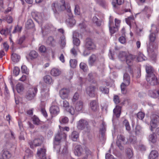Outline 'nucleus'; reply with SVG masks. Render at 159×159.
<instances>
[{"label":"nucleus","instance_id":"e433bc0d","mask_svg":"<svg viewBox=\"0 0 159 159\" xmlns=\"http://www.w3.org/2000/svg\"><path fill=\"white\" fill-rule=\"evenodd\" d=\"M127 56L125 52H120L119 54V57L121 61H123L126 59Z\"/></svg>","mask_w":159,"mask_h":159},{"label":"nucleus","instance_id":"58836bf2","mask_svg":"<svg viewBox=\"0 0 159 159\" xmlns=\"http://www.w3.org/2000/svg\"><path fill=\"white\" fill-rule=\"evenodd\" d=\"M38 56V53L34 50H32L30 52L29 54V56L32 59L37 58Z\"/></svg>","mask_w":159,"mask_h":159},{"label":"nucleus","instance_id":"052dcab7","mask_svg":"<svg viewBox=\"0 0 159 159\" xmlns=\"http://www.w3.org/2000/svg\"><path fill=\"white\" fill-rule=\"evenodd\" d=\"M25 39V37L23 36L20 37L17 41V43L18 44L20 45L23 43Z\"/></svg>","mask_w":159,"mask_h":159},{"label":"nucleus","instance_id":"9d476101","mask_svg":"<svg viewBox=\"0 0 159 159\" xmlns=\"http://www.w3.org/2000/svg\"><path fill=\"white\" fill-rule=\"evenodd\" d=\"M136 56L129 54L127 55L125 59L126 63L129 66L128 69H130V73L131 74L132 73V71L130 68V66L132 64L134 59L136 58Z\"/></svg>","mask_w":159,"mask_h":159},{"label":"nucleus","instance_id":"ea45409f","mask_svg":"<svg viewBox=\"0 0 159 159\" xmlns=\"http://www.w3.org/2000/svg\"><path fill=\"white\" fill-rule=\"evenodd\" d=\"M47 44L51 46H53L54 45V41L52 37H49L47 41Z\"/></svg>","mask_w":159,"mask_h":159},{"label":"nucleus","instance_id":"de8ad7c7","mask_svg":"<svg viewBox=\"0 0 159 159\" xmlns=\"http://www.w3.org/2000/svg\"><path fill=\"white\" fill-rule=\"evenodd\" d=\"M77 61L75 59H71L70 61V66L71 67L75 68L77 64Z\"/></svg>","mask_w":159,"mask_h":159},{"label":"nucleus","instance_id":"412c9836","mask_svg":"<svg viewBox=\"0 0 159 159\" xmlns=\"http://www.w3.org/2000/svg\"><path fill=\"white\" fill-rule=\"evenodd\" d=\"M106 125L105 123L103 122L101 127L100 129V132L101 135V138L103 140L105 139V133L106 131Z\"/></svg>","mask_w":159,"mask_h":159},{"label":"nucleus","instance_id":"338daca9","mask_svg":"<svg viewBox=\"0 0 159 159\" xmlns=\"http://www.w3.org/2000/svg\"><path fill=\"white\" fill-rule=\"evenodd\" d=\"M119 41L121 43H125L126 42V39L124 36L120 37L119 39Z\"/></svg>","mask_w":159,"mask_h":159},{"label":"nucleus","instance_id":"2eb2a0df","mask_svg":"<svg viewBox=\"0 0 159 159\" xmlns=\"http://www.w3.org/2000/svg\"><path fill=\"white\" fill-rule=\"evenodd\" d=\"M117 139V140L116 142V145L120 150H122L124 148L121 145L120 142L121 141L125 142V138L123 135L120 134L118 135Z\"/></svg>","mask_w":159,"mask_h":159},{"label":"nucleus","instance_id":"2f4dec72","mask_svg":"<svg viewBox=\"0 0 159 159\" xmlns=\"http://www.w3.org/2000/svg\"><path fill=\"white\" fill-rule=\"evenodd\" d=\"M134 132L135 134L136 135H141L142 133V128L139 125H137L135 127Z\"/></svg>","mask_w":159,"mask_h":159},{"label":"nucleus","instance_id":"39448f33","mask_svg":"<svg viewBox=\"0 0 159 159\" xmlns=\"http://www.w3.org/2000/svg\"><path fill=\"white\" fill-rule=\"evenodd\" d=\"M97 57L95 54H92L89 58L88 60L89 65L92 66L95 64L98 68H100L102 66L103 64H101L100 65H98L99 62L97 61Z\"/></svg>","mask_w":159,"mask_h":159},{"label":"nucleus","instance_id":"603ef678","mask_svg":"<svg viewBox=\"0 0 159 159\" xmlns=\"http://www.w3.org/2000/svg\"><path fill=\"white\" fill-rule=\"evenodd\" d=\"M61 45L63 47H64L66 44V40L65 37L64 36H62L61 37Z\"/></svg>","mask_w":159,"mask_h":159},{"label":"nucleus","instance_id":"a878e982","mask_svg":"<svg viewBox=\"0 0 159 159\" xmlns=\"http://www.w3.org/2000/svg\"><path fill=\"white\" fill-rule=\"evenodd\" d=\"M61 73V71L58 69L54 68L51 70V75L54 76H59Z\"/></svg>","mask_w":159,"mask_h":159},{"label":"nucleus","instance_id":"7c9ffc66","mask_svg":"<svg viewBox=\"0 0 159 159\" xmlns=\"http://www.w3.org/2000/svg\"><path fill=\"white\" fill-rule=\"evenodd\" d=\"M79 137V133L76 131H73L71 135V138L74 141H76Z\"/></svg>","mask_w":159,"mask_h":159},{"label":"nucleus","instance_id":"c756f323","mask_svg":"<svg viewBox=\"0 0 159 159\" xmlns=\"http://www.w3.org/2000/svg\"><path fill=\"white\" fill-rule=\"evenodd\" d=\"M2 156L3 159H7L11 157V154L8 151L4 150L2 151Z\"/></svg>","mask_w":159,"mask_h":159},{"label":"nucleus","instance_id":"c9c22d12","mask_svg":"<svg viewBox=\"0 0 159 159\" xmlns=\"http://www.w3.org/2000/svg\"><path fill=\"white\" fill-rule=\"evenodd\" d=\"M34 26V24L31 19H29L27 21L26 24V27L27 29H30L33 28Z\"/></svg>","mask_w":159,"mask_h":159},{"label":"nucleus","instance_id":"cd10ccee","mask_svg":"<svg viewBox=\"0 0 159 159\" xmlns=\"http://www.w3.org/2000/svg\"><path fill=\"white\" fill-rule=\"evenodd\" d=\"M158 156V153L156 151H152L150 153L148 158L150 159H154Z\"/></svg>","mask_w":159,"mask_h":159},{"label":"nucleus","instance_id":"69168bd1","mask_svg":"<svg viewBox=\"0 0 159 159\" xmlns=\"http://www.w3.org/2000/svg\"><path fill=\"white\" fill-rule=\"evenodd\" d=\"M20 72L19 68L17 67H16L14 68L13 70V73L16 76H17L19 75Z\"/></svg>","mask_w":159,"mask_h":159},{"label":"nucleus","instance_id":"37998d69","mask_svg":"<svg viewBox=\"0 0 159 159\" xmlns=\"http://www.w3.org/2000/svg\"><path fill=\"white\" fill-rule=\"evenodd\" d=\"M80 68L84 72H86L88 70V67L87 64L84 62H81L80 65Z\"/></svg>","mask_w":159,"mask_h":159},{"label":"nucleus","instance_id":"0eeeda50","mask_svg":"<svg viewBox=\"0 0 159 159\" xmlns=\"http://www.w3.org/2000/svg\"><path fill=\"white\" fill-rule=\"evenodd\" d=\"M43 142V138L42 137L40 138L35 139L32 141L29 142L31 148H33L34 147L40 146Z\"/></svg>","mask_w":159,"mask_h":159},{"label":"nucleus","instance_id":"680f3d73","mask_svg":"<svg viewBox=\"0 0 159 159\" xmlns=\"http://www.w3.org/2000/svg\"><path fill=\"white\" fill-rule=\"evenodd\" d=\"M68 111L72 115H75L76 113V112L74 108L72 107H70L68 110Z\"/></svg>","mask_w":159,"mask_h":159},{"label":"nucleus","instance_id":"5fc2aeb1","mask_svg":"<svg viewBox=\"0 0 159 159\" xmlns=\"http://www.w3.org/2000/svg\"><path fill=\"white\" fill-rule=\"evenodd\" d=\"M33 121L34 124L38 125L39 124L40 120L38 117L34 116L33 117Z\"/></svg>","mask_w":159,"mask_h":159},{"label":"nucleus","instance_id":"4468645a","mask_svg":"<svg viewBox=\"0 0 159 159\" xmlns=\"http://www.w3.org/2000/svg\"><path fill=\"white\" fill-rule=\"evenodd\" d=\"M46 150L44 148H38L37 155L40 159H47L46 157Z\"/></svg>","mask_w":159,"mask_h":159},{"label":"nucleus","instance_id":"f3484780","mask_svg":"<svg viewBox=\"0 0 159 159\" xmlns=\"http://www.w3.org/2000/svg\"><path fill=\"white\" fill-rule=\"evenodd\" d=\"M66 137V134L63 131H59L56 134L55 139L57 142H59L61 139H65Z\"/></svg>","mask_w":159,"mask_h":159},{"label":"nucleus","instance_id":"774afa93","mask_svg":"<svg viewBox=\"0 0 159 159\" xmlns=\"http://www.w3.org/2000/svg\"><path fill=\"white\" fill-rule=\"evenodd\" d=\"M62 106L64 107H69V104L67 101L64 100L62 102Z\"/></svg>","mask_w":159,"mask_h":159},{"label":"nucleus","instance_id":"1a4fd4ad","mask_svg":"<svg viewBox=\"0 0 159 159\" xmlns=\"http://www.w3.org/2000/svg\"><path fill=\"white\" fill-rule=\"evenodd\" d=\"M85 46L88 50H92L95 48L94 43L92 40L89 38H87L85 39Z\"/></svg>","mask_w":159,"mask_h":159},{"label":"nucleus","instance_id":"3c124183","mask_svg":"<svg viewBox=\"0 0 159 159\" xmlns=\"http://www.w3.org/2000/svg\"><path fill=\"white\" fill-rule=\"evenodd\" d=\"M126 154L127 157L129 158H131L133 155L132 151L131 149L129 148H128L126 149Z\"/></svg>","mask_w":159,"mask_h":159},{"label":"nucleus","instance_id":"7ed1b4c3","mask_svg":"<svg viewBox=\"0 0 159 159\" xmlns=\"http://www.w3.org/2000/svg\"><path fill=\"white\" fill-rule=\"evenodd\" d=\"M77 127L78 129L84 130V131L87 133L90 132L91 128L89 122L86 120L81 119L77 122Z\"/></svg>","mask_w":159,"mask_h":159},{"label":"nucleus","instance_id":"aec40b11","mask_svg":"<svg viewBox=\"0 0 159 159\" xmlns=\"http://www.w3.org/2000/svg\"><path fill=\"white\" fill-rule=\"evenodd\" d=\"M146 71L147 73V75L146 76V77H150L151 76H153L154 75V70L152 67L150 66H146Z\"/></svg>","mask_w":159,"mask_h":159},{"label":"nucleus","instance_id":"6e6552de","mask_svg":"<svg viewBox=\"0 0 159 159\" xmlns=\"http://www.w3.org/2000/svg\"><path fill=\"white\" fill-rule=\"evenodd\" d=\"M146 79L151 85H155L159 84V79H157L155 75L150 77H146Z\"/></svg>","mask_w":159,"mask_h":159},{"label":"nucleus","instance_id":"c85d7f7f","mask_svg":"<svg viewBox=\"0 0 159 159\" xmlns=\"http://www.w3.org/2000/svg\"><path fill=\"white\" fill-rule=\"evenodd\" d=\"M68 152V147L66 144H65L59 149V153L61 154H65L67 153Z\"/></svg>","mask_w":159,"mask_h":159},{"label":"nucleus","instance_id":"f704fd0d","mask_svg":"<svg viewBox=\"0 0 159 159\" xmlns=\"http://www.w3.org/2000/svg\"><path fill=\"white\" fill-rule=\"evenodd\" d=\"M16 89L17 92L19 93H20L23 91L24 89L23 85L20 83H18L16 86Z\"/></svg>","mask_w":159,"mask_h":159},{"label":"nucleus","instance_id":"473e14b6","mask_svg":"<svg viewBox=\"0 0 159 159\" xmlns=\"http://www.w3.org/2000/svg\"><path fill=\"white\" fill-rule=\"evenodd\" d=\"M49 94L48 93H45L43 91L41 92V100L42 101H44L47 100L48 98Z\"/></svg>","mask_w":159,"mask_h":159},{"label":"nucleus","instance_id":"6e6d98bb","mask_svg":"<svg viewBox=\"0 0 159 159\" xmlns=\"http://www.w3.org/2000/svg\"><path fill=\"white\" fill-rule=\"evenodd\" d=\"M137 116L139 119L142 120L144 118L145 114L142 112H139L137 114Z\"/></svg>","mask_w":159,"mask_h":159},{"label":"nucleus","instance_id":"864d4df0","mask_svg":"<svg viewBox=\"0 0 159 159\" xmlns=\"http://www.w3.org/2000/svg\"><path fill=\"white\" fill-rule=\"evenodd\" d=\"M75 13L77 15H79L80 14V7L79 5H75Z\"/></svg>","mask_w":159,"mask_h":159},{"label":"nucleus","instance_id":"393cba45","mask_svg":"<svg viewBox=\"0 0 159 159\" xmlns=\"http://www.w3.org/2000/svg\"><path fill=\"white\" fill-rule=\"evenodd\" d=\"M43 81L45 83L48 84H51L53 83L51 77L49 75H47L43 77Z\"/></svg>","mask_w":159,"mask_h":159},{"label":"nucleus","instance_id":"a18cd8bd","mask_svg":"<svg viewBox=\"0 0 159 159\" xmlns=\"http://www.w3.org/2000/svg\"><path fill=\"white\" fill-rule=\"evenodd\" d=\"M129 141L131 143L135 144L136 143L137 138L134 135H130L129 139Z\"/></svg>","mask_w":159,"mask_h":159},{"label":"nucleus","instance_id":"e2e57ef3","mask_svg":"<svg viewBox=\"0 0 159 159\" xmlns=\"http://www.w3.org/2000/svg\"><path fill=\"white\" fill-rule=\"evenodd\" d=\"M113 100L114 102L116 104H118L120 102L119 98L117 95H115L114 96Z\"/></svg>","mask_w":159,"mask_h":159},{"label":"nucleus","instance_id":"a211bd4d","mask_svg":"<svg viewBox=\"0 0 159 159\" xmlns=\"http://www.w3.org/2000/svg\"><path fill=\"white\" fill-rule=\"evenodd\" d=\"M50 111L52 115H56L59 112V107L57 106H52L50 108Z\"/></svg>","mask_w":159,"mask_h":159},{"label":"nucleus","instance_id":"49530a36","mask_svg":"<svg viewBox=\"0 0 159 159\" xmlns=\"http://www.w3.org/2000/svg\"><path fill=\"white\" fill-rule=\"evenodd\" d=\"M145 57L141 52H139V55L137 57V60L139 61H141L145 60Z\"/></svg>","mask_w":159,"mask_h":159},{"label":"nucleus","instance_id":"13d9d810","mask_svg":"<svg viewBox=\"0 0 159 159\" xmlns=\"http://www.w3.org/2000/svg\"><path fill=\"white\" fill-rule=\"evenodd\" d=\"M39 50L40 52L44 53L46 51V49L45 46L42 45L39 47Z\"/></svg>","mask_w":159,"mask_h":159},{"label":"nucleus","instance_id":"0e129e2a","mask_svg":"<svg viewBox=\"0 0 159 159\" xmlns=\"http://www.w3.org/2000/svg\"><path fill=\"white\" fill-rule=\"evenodd\" d=\"M21 71L23 73L27 74L28 72L26 66L25 65H23L21 67Z\"/></svg>","mask_w":159,"mask_h":159},{"label":"nucleus","instance_id":"c03bdc74","mask_svg":"<svg viewBox=\"0 0 159 159\" xmlns=\"http://www.w3.org/2000/svg\"><path fill=\"white\" fill-rule=\"evenodd\" d=\"M59 121L61 124H66L68 123L69 119L67 117L63 116L60 119Z\"/></svg>","mask_w":159,"mask_h":159},{"label":"nucleus","instance_id":"f8f14e48","mask_svg":"<svg viewBox=\"0 0 159 159\" xmlns=\"http://www.w3.org/2000/svg\"><path fill=\"white\" fill-rule=\"evenodd\" d=\"M112 19H113L111 16H110L109 18V26L110 33L111 34H114L118 30V28L117 27L114 26H113V22Z\"/></svg>","mask_w":159,"mask_h":159},{"label":"nucleus","instance_id":"a19ab883","mask_svg":"<svg viewBox=\"0 0 159 159\" xmlns=\"http://www.w3.org/2000/svg\"><path fill=\"white\" fill-rule=\"evenodd\" d=\"M0 33L1 34L7 36V35H10V36L11 35V34L7 30V28L5 29H2L0 31Z\"/></svg>","mask_w":159,"mask_h":159},{"label":"nucleus","instance_id":"ddd939ff","mask_svg":"<svg viewBox=\"0 0 159 159\" xmlns=\"http://www.w3.org/2000/svg\"><path fill=\"white\" fill-rule=\"evenodd\" d=\"M70 91L69 89L63 88L60 91V95L62 99H65L68 98Z\"/></svg>","mask_w":159,"mask_h":159},{"label":"nucleus","instance_id":"79ce46f5","mask_svg":"<svg viewBox=\"0 0 159 159\" xmlns=\"http://www.w3.org/2000/svg\"><path fill=\"white\" fill-rule=\"evenodd\" d=\"M128 85H126L124 83H122L120 85L121 91L122 94H125L127 93L126 87Z\"/></svg>","mask_w":159,"mask_h":159},{"label":"nucleus","instance_id":"4d7b16f0","mask_svg":"<svg viewBox=\"0 0 159 159\" xmlns=\"http://www.w3.org/2000/svg\"><path fill=\"white\" fill-rule=\"evenodd\" d=\"M73 43L76 46H79L80 44V41L78 38H76L73 39Z\"/></svg>","mask_w":159,"mask_h":159},{"label":"nucleus","instance_id":"4c0bfd02","mask_svg":"<svg viewBox=\"0 0 159 159\" xmlns=\"http://www.w3.org/2000/svg\"><path fill=\"white\" fill-rule=\"evenodd\" d=\"M11 59L13 61L17 62L20 59V57L15 53H13L12 54Z\"/></svg>","mask_w":159,"mask_h":159},{"label":"nucleus","instance_id":"f03ea898","mask_svg":"<svg viewBox=\"0 0 159 159\" xmlns=\"http://www.w3.org/2000/svg\"><path fill=\"white\" fill-rule=\"evenodd\" d=\"M151 29L150 30V34L149 36V39L150 43L149 44V47L148 48L147 51L148 52H152V49L151 48L150 45L152 43H153L155 41L156 37L155 33L158 32V30L156 25L152 24L151 25Z\"/></svg>","mask_w":159,"mask_h":159},{"label":"nucleus","instance_id":"5701e85b","mask_svg":"<svg viewBox=\"0 0 159 159\" xmlns=\"http://www.w3.org/2000/svg\"><path fill=\"white\" fill-rule=\"evenodd\" d=\"M83 107V103L81 101H78L75 104V108L76 111H81Z\"/></svg>","mask_w":159,"mask_h":159},{"label":"nucleus","instance_id":"20e7f679","mask_svg":"<svg viewBox=\"0 0 159 159\" xmlns=\"http://www.w3.org/2000/svg\"><path fill=\"white\" fill-rule=\"evenodd\" d=\"M151 119L150 129L151 131H153V129L155 128L159 123V111H156L151 116Z\"/></svg>","mask_w":159,"mask_h":159},{"label":"nucleus","instance_id":"9b49d317","mask_svg":"<svg viewBox=\"0 0 159 159\" xmlns=\"http://www.w3.org/2000/svg\"><path fill=\"white\" fill-rule=\"evenodd\" d=\"M95 89V87L94 86H89L86 89V93L89 97H94L96 95Z\"/></svg>","mask_w":159,"mask_h":159},{"label":"nucleus","instance_id":"f257e3e1","mask_svg":"<svg viewBox=\"0 0 159 159\" xmlns=\"http://www.w3.org/2000/svg\"><path fill=\"white\" fill-rule=\"evenodd\" d=\"M52 7L55 14L58 13L59 11L66 9L67 13V14L69 17L68 19L66 20V21L70 24L72 22L73 25L75 24V21L72 17V15L70 7H69V6H68L66 8L64 0H61L59 3H53L52 5Z\"/></svg>","mask_w":159,"mask_h":159},{"label":"nucleus","instance_id":"423d86ee","mask_svg":"<svg viewBox=\"0 0 159 159\" xmlns=\"http://www.w3.org/2000/svg\"><path fill=\"white\" fill-rule=\"evenodd\" d=\"M37 91V89L36 87L30 89L27 93L26 98L29 100H32L36 95Z\"/></svg>","mask_w":159,"mask_h":159},{"label":"nucleus","instance_id":"6ab92c4d","mask_svg":"<svg viewBox=\"0 0 159 159\" xmlns=\"http://www.w3.org/2000/svg\"><path fill=\"white\" fill-rule=\"evenodd\" d=\"M82 148L81 145H77L75 147L74 153L75 155L80 156L82 155Z\"/></svg>","mask_w":159,"mask_h":159},{"label":"nucleus","instance_id":"b1692460","mask_svg":"<svg viewBox=\"0 0 159 159\" xmlns=\"http://www.w3.org/2000/svg\"><path fill=\"white\" fill-rule=\"evenodd\" d=\"M121 107L119 106H116L113 111V113L117 117H119L121 113Z\"/></svg>","mask_w":159,"mask_h":159},{"label":"nucleus","instance_id":"dca6fc26","mask_svg":"<svg viewBox=\"0 0 159 159\" xmlns=\"http://www.w3.org/2000/svg\"><path fill=\"white\" fill-rule=\"evenodd\" d=\"M89 107L93 111H97L99 108L98 104L97 101L96 100L91 101L89 104Z\"/></svg>","mask_w":159,"mask_h":159},{"label":"nucleus","instance_id":"bb28decb","mask_svg":"<svg viewBox=\"0 0 159 159\" xmlns=\"http://www.w3.org/2000/svg\"><path fill=\"white\" fill-rule=\"evenodd\" d=\"M85 155L83 157V159H87L88 158H91L92 157V152L89 149L86 148L85 149Z\"/></svg>","mask_w":159,"mask_h":159},{"label":"nucleus","instance_id":"09e8293b","mask_svg":"<svg viewBox=\"0 0 159 159\" xmlns=\"http://www.w3.org/2000/svg\"><path fill=\"white\" fill-rule=\"evenodd\" d=\"M123 124L125 125L126 129L127 130L129 131L130 129V127L129 122L127 120H124Z\"/></svg>","mask_w":159,"mask_h":159},{"label":"nucleus","instance_id":"8fccbe9b","mask_svg":"<svg viewBox=\"0 0 159 159\" xmlns=\"http://www.w3.org/2000/svg\"><path fill=\"white\" fill-rule=\"evenodd\" d=\"M99 90L104 94H107L109 93V89L106 87H100L99 88Z\"/></svg>","mask_w":159,"mask_h":159},{"label":"nucleus","instance_id":"4be33fe9","mask_svg":"<svg viewBox=\"0 0 159 159\" xmlns=\"http://www.w3.org/2000/svg\"><path fill=\"white\" fill-rule=\"evenodd\" d=\"M130 83V77L129 75L127 73L124 75L123 82L122 83H124L126 85H129Z\"/></svg>","mask_w":159,"mask_h":159},{"label":"nucleus","instance_id":"72a5a7b5","mask_svg":"<svg viewBox=\"0 0 159 159\" xmlns=\"http://www.w3.org/2000/svg\"><path fill=\"white\" fill-rule=\"evenodd\" d=\"M148 140L153 143H155L157 141L156 135L154 133L151 134L149 136Z\"/></svg>","mask_w":159,"mask_h":159},{"label":"nucleus","instance_id":"bf43d9fd","mask_svg":"<svg viewBox=\"0 0 159 159\" xmlns=\"http://www.w3.org/2000/svg\"><path fill=\"white\" fill-rule=\"evenodd\" d=\"M79 97V94L78 93L76 92L73 97V98L72 99V101L73 102H75L76 100H77Z\"/></svg>","mask_w":159,"mask_h":159}]
</instances>
